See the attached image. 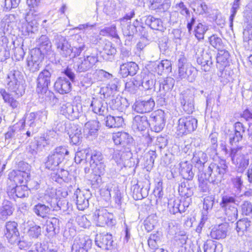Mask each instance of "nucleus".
Returning a JSON list of instances; mask_svg holds the SVG:
<instances>
[{
	"mask_svg": "<svg viewBox=\"0 0 252 252\" xmlns=\"http://www.w3.org/2000/svg\"><path fill=\"white\" fill-rule=\"evenodd\" d=\"M227 170L228 166L225 160L220 159L212 162L204 170L203 173L198 176L199 187L200 189L203 192H206L208 189L209 182L216 184L220 183Z\"/></svg>",
	"mask_w": 252,
	"mask_h": 252,
	"instance_id": "nucleus-1",
	"label": "nucleus"
},
{
	"mask_svg": "<svg viewBox=\"0 0 252 252\" xmlns=\"http://www.w3.org/2000/svg\"><path fill=\"white\" fill-rule=\"evenodd\" d=\"M5 83L8 90L12 95L19 97L24 94L25 87L23 84V77L19 70H10L7 74Z\"/></svg>",
	"mask_w": 252,
	"mask_h": 252,
	"instance_id": "nucleus-2",
	"label": "nucleus"
},
{
	"mask_svg": "<svg viewBox=\"0 0 252 252\" xmlns=\"http://www.w3.org/2000/svg\"><path fill=\"white\" fill-rule=\"evenodd\" d=\"M250 149L246 146L232 148L230 154L232 163L239 172H243L249 163Z\"/></svg>",
	"mask_w": 252,
	"mask_h": 252,
	"instance_id": "nucleus-3",
	"label": "nucleus"
},
{
	"mask_svg": "<svg viewBox=\"0 0 252 252\" xmlns=\"http://www.w3.org/2000/svg\"><path fill=\"white\" fill-rule=\"evenodd\" d=\"M236 197L237 194L235 195H230L228 194H223L220 203V207L224 211L225 219L231 222H234L238 217V210L236 203Z\"/></svg>",
	"mask_w": 252,
	"mask_h": 252,
	"instance_id": "nucleus-4",
	"label": "nucleus"
},
{
	"mask_svg": "<svg viewBox=\"0 0 252 252\" xmlns=\"http://www.w3.org/2000/svg\"><path fill=\"white\" fill-rule=\"evenodd\" d=\"M178 67L177 79H186L190 82H193L195 80L197 71L194 67L187 63L185 58H181L179 59Z\"/></svg>",
	"mask_w": 252,
	"mask_h": 252,
	"instance_id": "nucleus-5",
	"label": "nucleus"
},
{
	"mask_svg": "<svg viewBox=\"0 0 252 252\" xmlns=\"http://www.w3.org/2000/svg\"><path fill=\"white\" fill-rule=\"evenodd\" d=\"M68 154L69 152L65 147L56 148L48 157L45 163L46 167L51 170H55Z\"/></svg>",
	"mask_w": 252,
	"mask_h": 252,
	"instance_id": "nucleus-6",
	"label": "nucleus"
},
{
	"mask_svg": "<svg viewBox=\"0 0 252 252\" xmlns=\"http://www.w3.org/2000/svg\"><path fill=\"white\" fill-rule=\"evenodd\" d=\"M197 126V120L191 116H183L178 121L176 130L179 136L194 131Z\"/></svg>",
	"mask_w": 252,
	"mask_h": 252,
	"instance_id": "nucleus-7",
	"label": "nucleus"
},
{
	"mask_svg": "<svg viewBox=\"0 0 252 252\" xmlns=\"http://www.w3.org/2000/svg\"><path fill=\"white\" fill-rule=\"evenodd\" d=\"M48 112L46 110L38 111L27 114L23 123V126L26 123L30 127H39L46 123Z\"/></svg>",
	"mask_w": 252,
	"mask_h": 252,
	"instance_id": "nucleus-8",
	"label": "nucleus"
},
{
	"mask_svg": "<svg viewBox=\"0 0 252 252\" xmlns=\"http://www.w3.org/2000/svg\"><path fill=\"white\" fill-rule=\"evenodd\" d=\"M93 219L96 225L99 226H103L105 224L113 225L115 223L113 215L103 208H99L94 212Z\"/></svg>",
	"mask_w": 252,
	"mask_h": 252,
	"instance_id": "nucleus-9",
	"label": "nucleus"
},
{
	"mask_svg": "<svg viewBox=\"0 0 252 252\" xmlns=\"http://www.w3.org/2000/svg\"><path fill=\"white\" fill-rule=\"evenodd\" d=\"M50 72L44 69L39 74L36 79V91L38 94H44L47 93L49 85L51 82Z\"/></svg>",
	"mask_w": 252,
	"mask_h": 252,
	"instance_id": "nucleus-10",
	"label": "nucleus"
},
{
	"mask_svg": "<svg viewBox=\"0 0 252 252\" xmlns=\"http://www.w3.org/2000/svg\"><path fill=\"white\" fill-rule=\"evenodd\" d=\"M165 122L164 112L161 110H158L151 114L149 124L153 130L159 132L163 128Z\"/></svg>",
	"mask_w": 252,
	"mask_h": 252,
	"instance_id": "nucleus-11",
	"label": "nucleus"
},
{
	"mask_svg": "<svg viewBox=\"0 0 252 252\" xmlns=\"http://www.w3.org/2000/svg\"><path fill=\"white\" fill-rule=\"evenodd\" d=\"M98 61L97 56L91 55L79 58L75 63V69L77 72H83L91 69Z\"/></svg>",
	"mask_w": 252,
	"mask_h": 252,
	"instance_id": "nucleus-12",
	"label": "nucleus"
},
{
	"mask_svg": "<svg viewBox=\"0 0 252 252\" xmlns=\"http://www.w3.org/2000/svg\"><path fill=\"white\" fill-rule=\"evenodd\" d=\"M92 244V241L88 236L79 235L73 241L72 251L74 252H88Z\"/></svg>",
	"mask_w": 252,
	"mask_h": 252,
	"instance_id": "nucleus-13",
	"label": "nucleus"
},
{
	"mask_svg": "<svg viewBox=\"0 0 252 252\" xmlns=\"http://www.w3.org/2000/svg\"><path fill=\"white\" fill-rule=\"evenodd\" d=\"M180 100L184 110L187 113H192L194 110V92L190 89L184 91L180 94Z\"/></svg>",
	"mask_w": 252,
	"mask_h": 252,
	"instance_id": "nucleus-14",
	"label": "nucleus"
},
{
	"mask_svg": "<svg viewBox=\"0 0 252 252\" xmlns=\"http://www.w3.org/2000/svg\"><path fill=\"white\" fill-rule=\"evenodd\" d=\"M54 43L57 51L63 56L67 57L72 53L71 45L65 37L61 35H57L55 36Z\"/></svg>",
	"mask_w": 252,
	"mask_h": 252,
	"instance_id": "nucleus-15",
	"label": "nucleus"
},
{
	"mask_svg": "<svg viewBox=\"0 0 252 252\" xmlns=\"http://www.w3.org/2000/svg\"><path fill=\"white\" fill-rule=\"evenodd\" d=\"M57 189L53 188H48L45 191L43 196L40 197V200L43 203L47 204L50 208L57 210L56 205L60 206V202H57Z\"/></svg>",
	"mask_w": 252,
	"mask_h": 252,
	"instance_id": "nucleus-16",
	"label": "nucleus"
},
{
	"mask_svg": "<svg viewBox=\"0 0 252 252\" xmlns=\"http://www.w3.org/2000/svg\"><path fill=\"white\" fill-rule=\"evenodd\" d=\"M155 105V101L153 98L145 99L143 100H138L133 104L132 108L134 111L139 113H147L151 111Z\"/></svg>",
	"mask_w": 252,
	"mask_h": 252,
	"instance_id": "nucleus-17",
	"label": "nucleus"
},
{
	"mask_svg": "<svg viewBox=\"0 0 252 252\" xmlns=\"http://www.w3.org/2000/svg\"><path fill=\"white\" fill-rule=\"evenodd\" d=\"M21 168L23 166L26 168L25 170H23L21 169L17 171H13L11 173V176H14L13 180L15 183H19L20 184H25L29 180L30 177V173L29 172V165L28 163L24 162H20Z\"/></svg>",
	"mask_w": 252,
	"mask_h": 252,
	"instance_id": "nucleus-18",
	"label": "nucleus"
},
{
	"mask_svg": "<svg viewBox=\"0 0 252 252\" xmlns=\"http://www.w3.org/2000/svg\"><path fill=\"white\" fill-rule=\"evenodd\" d=\"M29 190L25 185L10 186L7 189V194L10 197L15 199L16 198H24L29 196Z\"/></svg>",
	"mask_w": 252,
	"mask_h": 252,
	"instance_id": "nucleus-19",
	"label": "nucleus"
},
{
	"mask_svg": "<svg viewBox=\"0 0 252 252\" xmlns=\"http://www.w3.org/2000/svg\"><path fill=\"white\" fill-rule=\"evenodd\" d=\"M112 235L108 233H102L97 234L95 239V243L99 248L105 250L111 249L112 247Z\"/></svg>",
	"mask_w": 252,
	"mask_h": 252,
	"instance_id": "nucleus-20",
	"label": "nucleus"
},
{
	"mask_svg": "<svg viewBox=\"0 0 252 252\" xmlns=\"http://www.w3.org/2000/svg\"><path fill=\"white\" fill-rule=\"evenodd\" d=\"M60 112L68 119L73 120L79 117V111L76 106L69 102L61 104Z\"/></svg>",
	"mask_w": 252,
	"mask_h": 252,
	"instance_id": "nucleus-21",
	"label": "nucleus"
},
{
	"mask_svg": "<svg viewBox=\"0 0 252 252\" xmlns=\"http://www.w3.org/2000/svg\"><path fill=\"white\" fill-rule=\"evenodd\" d=\"M89 194H85L77 188L73 193V198L76 200L77 207L79 210H84L89 206Z\"/></svg>",
	"mask_w": 252,
	"mask_h": 252,
	"instance_id": "nucleus-22",
	"label": "nucleus"
},
{
	"mask_svg": "<svg viewBox=\"0 0 252 252\" xmlns=\"http://www.w3.org/2000/svg\"><path fill=\"white\" fill-rule=\"evenodd\" d=\"M37 43L38 47L32 51L37 55H42L44 56L45 54L50 51L51 43L46 35H42L37 41Z\"/></svg>",
	"mask_w": 252,
	"mask_h": 252,
	"instance_id": "nucleus-23",
	"label": "nucleus"
},
{
	"mask_svg": "<svg viewBox=\"0 0 252 252\" xmlns=\"http://www.w3.org/2000/svg\"><path fill=\"white\" fill-rule=\"evenodd\" d=\"M234 127V133L229 135V142L232 145L242 140L246 130L244 125L240 122L236 123Z\"/></svg>",
	"mask_w": 252,
	"mask_h": 252,
	"instance_id": "nucleus-24",
	"label": "nucleus"
},
{
	"mask_svg": "<svg viewBox=\"0 0 252 252\" xmlns=\"http://www.w3.org/2000/svg\"><path fill=\"white\" fill-rule=\"evenodd\" d=\"M202 52V54L200 56H199V55L196 53L197 63L201 65L202 70L207 72L210 70L213 64L212 56L210 53L207 52L204 53L203 50L201 51V53Z\"/></svg>",
	"mask_w": 252,
	"mask_h": 252,
	"instance_id": "nucleus-25",
	"label": "nucleus"
},
{
	"mask_svg": "<svg viewBox=\"0 0 252 252\" xmlns=\"http://www.w3.org/2000/svg\"><path fill=\"white\" fill-rule=\"evenodd\" d=\"M106 187L105 194L108 195V199H110L113 194L116 204L117 206L120 207L122 203L123 196L118 187L112 184H109Z\"/></svg>",
	"mask_w": 252,
	"mask_h": 252,
	"instance_id": "nucleus-26",
	"label": "nucleus"
},
{
	"mask_svg": "<svg viewBox=\"0 0 252 252\" xmlns=\"http://www.w3.org/2000/svg\"><path fill=\"white\" fill-rule=\"evenodd\" d=\"M55 90L61 94L68 93L71 89V82L66 78L61 77L54 84Z\"/></svg>",
	"mask_w": 252,
	"mask_h": 252,
	"instance_id": "nucleus-27",
	"label": "nucleus"
},
{
	"mask_svg": "<svg viewBox=\"0 0 252 252\" xmlns=\"http://www.w3.org/2000/svg\"><path fill=\"white\" fill-rule=\"evenodd\" d=\"M92 168L91 174L92 181L98 184L101 182V176L105 173V165L104 162H100L91 165Z\"/></svg>",
	"mask_w": 252,
	"mask_h": 252,
	"instance_id": "nucleus-28",
	"label": "nucleus"
},
{
	"mask_svg": "<svg viewBox=\"0 0 252 252\" xmlns=\"http://www.w3.org/2000/svg\"><path fill=\"white\" fill-rule=\"evenodd\" d=\"M138 69L137 64L134 62H130L123 63L120 65L119 73L123 77H126L128 75L133 76L136 74Z\"/></svg>",
	"mask_w": 252,
	"mask_h": 252,
	"instance_id": "nucleus-29",
	"label": "nucleus"
},
{
	"mask_svg": "<svg viewBox=\"0 0 252 252\" xmlns=\"http://www.w3.org/2000/svg\"><path fill=\"white\" fill-rule=\"evenodd\" d=\"M43 58L42 55H37L32 51L31 56L27 60V64L30 71L34 72L38 70Z\"/></svg>",
	"mask_w": 252,
	"mask_h": 252,
	"instance_id": "nucleus-30",
	"label": "nucleus"
},
{
	"mask_svg": "<svg viewBox=\"0 0 252 252\" xmlns=\"http://www.w3.org/2000/svg\"><path fill=\"white\" fill-rule=\"evenodd\" d=\"M91 107L94 113L104 116L107 113V104L101 99L93 98Z\"/></svg>",
	"mask_w": 252,
	"mask_h": 252,
	"instance_id": "nucleus-31",
	"label": "nucleus"
},
{
	"mask_svg": "<svg viewBox=\"0 0 252 252\" xmlns=\"http://www.w3.org/2000/svg\"><path fill=\"white\" fill-rule=\"evenodd\" d=\"M149 2L150 8L158 12H164L170 7L169 0H149Z\"/></svg>",
	"mask_w": 252,
	"mask_h": 252,
	"instance_id": "nucleus-32",
	"label": "nucleus"
},
{
	"mask_svg": "<svg viewBox=\"0 0 252 252\" xmlns=\"http://www.w3.org/2000/svg\"><path fill=\"white\" fill-rule=\"evenodd\" d=\"M228 230V224L221 223L215 226L211 230L210 236L215 239H223L225 238Z\"/></svg>",
	"mask_w": 252,
	"mask_h": 252,
	"instance_id": "nucleus-33",
	"label": "nucleus"
},
{
	"mask_svg": "<svg viewBox=\"0 0 252 252\" xmlns=\"http://www.w3.org/2000/svg\"><path fill=\"white\" fill-rule=\"evenodd\" d=\"M72 53L74 56H79L86 49L84 40L79 34H76L73 38Z\"/></svg>",
	"mask_w": 252,
	"mask_h": 252,
	"instance_id": "nucleus-34",
	"label": "nucleus"
},
{
	"mask_svg": "<svg viewBox=\"0 0 252 252\" xmlns=\"http://www.w3.org/2000/svg\"><path fill=\"white\" fill-rule=\"evenodd\" d=\"M98 128V122L96 121H91L86 123L83 129L84 135L87 137H95L97 135Z\"/></svg>",
	"mask_w": 252,
	"mask_h": 252,
	"instance_id": "nucleus-35",
	"label": "nucleus"
},
{
	"mask_svg": "<svg viewBox=\"0 0 252 252\" xmlns=\"http://www.w3.org/2000/svg\"><path fill=\"white\" fill-rule=\"evenodd\" d=\"M17 226V223L15 221H8L6 223L5 235L8 239H13L16 240L18 238L19 233Z\"/></svg>",
	"mask_w": 252,
	"mask_h": 252,
	"instance_id": "nucleus-36",
	"label": "nucleus"
},
{
	"mask_svg": "<svg viewBox=\"0 0 252 252\" xmlns=\"http://www.w3.org/2000/svg\"><path fill=\"white\" fill-rule=\"evenodd\" d=\"M47 140L44 137H40L38 140L32 141L29 145L27 150L32 155H35L42 147L48 144Z\"/></svg>",
	"mask_w": 252,
	"mask_h": 252,
	"instance_id": "nucleus-37",
	"label": "nucleus"
},
{
	"mask_svg": "<svg viewBox=\"0 0 252 252\" xmlns=\"http://www.w3.org/2000/svg\"><path fill=\"white\" fill-rule=\"evenodd\" d=\"M23 123H17L8 128L5 134L6 140L18 138L21 134V129L24 128Z\"/></svg>",
	"mask_w": 252,
	"mask_h": 252,
	"instance_id": "nucleus-38",
	"label": "nucleus"
},
{
	"mask_svg": "<svg viewBox=\"0 0 252 252\" xmlns=\"http://www.w3.org/2000/svg\"><path fill=\"white\" fill-rule=\"evenodd\" d=\"M192 165L186 161L180 163V173L183 178L188 180H191L194 176Z\"/></svg>",
	"mask_w": 252,
	"mask_h": 252,
	"instance_id": "nucleus-39",
	"label": "nucleus"
},
{
	"mask_svg": "<svg viewBox=\"0 0 252 252\" xmlns=\"http://www.w3.org/2000/svg\"><path fill=\"white\" fill-rule=\"evenodd\" d=\"M171 63L167 60H162L160 62L155 63L154 65V71L159 75L164 72H170L171 71Z\"/></svg>",
	"mask_w": 252,
	"mask_h": 252,
	"instance_id": "nucleus-40",
	"label": "nucleus"
},
{
	"mask_svg": "<svg viewBox=\"0 0 252 252\" xmlns=\"http://www.w3.org/2000/svg\"><path fill=\"white\" fill-rule=\"evenodd\" d=\"M149 125V122L146 116L139 115L135 116L132 123V127L134 129L139 131L144 130Z\"/></svg>",
	"mask_w": 252,
	"mask_h": 252,
	"instance_id": "nucleus-41",
	"label": "nucleus"
},
{
	"mask_svg": "<svg viewBox=\"0 0 252 252\" xmlns=\"http://www.w3.org/2000/svg\"><path fill=\"white\" fill-rule=\"evenodd\" d=\"M116 145H122L123 147L130 143L131 137L126 132H120L115 133L113 136Z\"/></svg>",
	"mask_w": 252,
	"mask_h": 252,
	"instance_id": "nucleus-42",
	"label": "nucleus"
},
{
	"mask_svg": "<svg viewBox=\"0 0 252 252\" xmlns=\"http://www.w3.org/2000/svg\"><path fill=\"white\" fill-rule=\"evenodd\" d=\"M30 13H28L25 17L26 22L23 24L21 28L22 32L25 35H29L30 33H33L37 30L36 22L35 20H32L29 22L30 19L29 16Z\"/></svg>",
	"mask_w": 252,
	"mask_h": 252,
	"instance_id": "nucleus-43",
	"label": "nucleus"
},
{
	"mask_svg": "<svg viewBox=\"0 0 252 252\" xmlns=\"http://www.w3.org/2000/svg\"><path fill=\"white\" fill-rule=\"evenodd\" d=\"M251 222L248 219L240 220L236 223V230L239 235H246L250 229Z\"/></svg>",
	"mask_w": 252,
	"mask_h": 252,
	"instance_id": "nucleus-44",
	"label": "nucleus"
},
{
	"mask_svg": "<svg viewBox=\"0 0 252 252\" xmlns=\"http://www.w3.org/2000/svg\"><path fill=\"white\" fill-rule=\"evenodd\" d=\"M229 58V53L227 51L225 50H219V52L217 56V63L220 70H223L228 63Z\"/></svg>",
	"mask_w": 252,
	"mask_h": 252,
	"instance_id": "nucleus-45",
	"label": "nucleus"
},
{
	"mask_svg": "<svg viewBox=\"0 0 252 252\" xmlns=\"http://www.w3.org/2000/svg\"><path fill=\"white\" fill-rule=\"evenodd\" d=\"M70 142L73 144L78 143L81 138L82 132L81 128L78 126L73 125L71 127L70 131L68 132Z\"/></svg>",
	"mask_w": 252,
	"mask_h": 252,
	"instance_id": "nucleus-46",
	"label": "nucleus"
},
{
	"mask_svg": "<svg viewBox=\"0 0 252 252\" xmlns=\"http://www.w3.org/2000/svg\"><path fill=\"white\" fill-rule=\"evenodd\" d=\"M207 160L206 154L201 151H195L192 158V162L195 163V166L198 168L204 166Z\"/></svg>",
	"mask_w": 252,
	"mask_h": 252,
	"instance_id": "nucleus-47",
	"label": "nucleus"
},
{
	"mask_svg": "<svg viewBox=\"0 0 252 252\" xmlns=\"http://www.w3.org/2000/svg\"><path fill=\"white\" fill-rule=\"evenodd\" d=\"M51 209L49 205L39 203L33 206L32 211L38 217L44 218L49 213Z\"/></svg>",
	"mask_w": 252,
	"mask_h": 252,
	"instance_id": "nucleus-48",
	"label": "nucleus"
},
{
	"mask_svg": "<svg viewBox=\"0 0 252 252\" xmlns=\"http://www.w3.org/2000/svg\"><path fill=\"white\" fill-rule=\"evenodd\" d=\"M145 24L152 29L162 31L163 29V24L160 19L156 18L151 15L148 16L146 20Z\"/></svg>",
	"mask_w": 252,
	"mask_h": 252,
	"instance_id": "nucleus-49",
	"label": "nucleus"
},
{
	"mask_svg": "<svg viewBox=\"0 0 252 252\" xmlns=\"http://www.w3.org/2000/svg\"><path fill=\"white\" fill-rule=\"evenodd\" d=\"M204 252H221V246L217 242L208 240L203 245Z\"/></svg>",
	"mask_w": 252,
	"mask_h": 252,
	"instance_id": "nucleus-50",
	"label": "nucleus"
},
{
	"mask_svg": "<svg viewBox=\"0 0 252 252\" xmlns=\"http://www.w3.org/2000/svg\"><path fill=\"white\" fill-rule=\"evenodd\" d=\"M131 154L129 152L116 149L114 150L112 158L117 164H121L129 158Z\"/></svg>",
	"mask_w": 252,
	"mask_h": 252,
	"instance_id": "nucleus-51",
	"label": "nucleus"
},
{
	"mask_svg": "<svg viewBox=\"0 0 252 252\" xmlns=\"http://www.w3.org/2000/svg\"><path fill=\"white\" fill-rule=\"evenodd\" d=\"M12 213L13 209L11 203L7 200L4 201L0 207V219L5 220Z\"/></svg>",
	"mask_w": 252,
	"mask_h": 252,
	"instance_id": "nucleus-52",
	"label": "nucleus"
},
{
	"mask_svg": "<svg viewBox=\"0 0 252 252\" xmlns=\"http://www.w3.org/2000/svg\"><path fill=\"white\" fill-rule=\"evenodd\" d=\"M124 123V119L121 116H107L106 118V126L110 128L119 127L121 126Z\"/></svg>",
	"mask_w": 252,
	"mask_h": 252,
	"instance_id": "nucleus-53",
	"label": "nucleus"
},
{
	"mask_svg": "<svg viewBox=\"0 0 252 252\" xmlns=\"http://www.w3.org/2000/svg\"><path fill=\"white\" fill-rule=\"evenodd\" d=\"M68 172L63 169H58L56 172L51 174L52 180L58 183L61 184L63 182L67 181Z\"/></svg>",
	"mask_w": 252,
	"mask_h": 252,
	"instance_id": "nucleus-54",
	"label": "nucleus"
},
{
	"mask_svg": "<svg viewBox=\"0 0 252 252\" xmlns=\"http://www.w3.org/2000/svg\"><path fill=\"white\" fill-rule=\"evenodd\" d=\"M168 208L169 212L173 214L184 211V207L181 205L179 200L170 199L169 200Z\"/></svg>",
	"mask_w": 252,
	"mask_h": 252,
	"instance_id": "nucleus-55",
	"label": "nucleus"
},
{
	"mask_svg": "<svg viewBox=\"0 0 252 252\" xmlns=\"http://www.w3.org/2000/svg\"><path fill=\"white\" fill-rule=\"evenodd\" d=\"M138 24V21L137 20H136L132 25L130 24L127 25L126 27H125L124 25H122V28L124 34L126 36H131L137 32V29H138L139 30H140V29H143V27L141 26L139 27Z\"/></svg>",
	"mask_w": 252,
	"mask_h": 252,
	"instance_id": "nucleus-56",
	"label": "nucleus"
},
{
	"mask_svg": "<svg viewBox=\"0 0 252 252\" xmlns=\"http://www.w3.org/2000/svg\"><path fill=\"white\" fill-rule=\"evenodd\" d=\"M42 229L40 226L33 224L30 226L27 232V235L30 239H37L41 235Z\"/></svg>",
	"mask_w": 252,
	"mask_h": 252,
	"instance_id": "nucleus-57",
	"label": "nucleus"
},
{
	"mask_svg": "<svg viewBox=\"0 0 252 252\" xmlns=\"http://www.w3.org/2000/svg\"><path fill=\"white\" fill-rule=\"evenodd\" d=\"M152 77L153 75L152 74H142L141 85L145 90L151 89L154 86L155 82Z\"/></svg>",
	"mask_w": 252,
	"mask_h": 252,
	"instance_id": "nucleus-58",
	"label": "nucleus"
},
{
	"mask_svg": "<svg viewBox=\"0 0 252 252\" xmlns=\"http://www.w3.org/2000/svg\"><path fill=\"white\" fill-rule=\"evenodd\" d=\"M0 93L4 101L8 103L12 108H15L19 104L18 102L10 96V94L7 93L4 89H1Z\"/></svg>",
	"mask_w": 252,
	"mask_h": 252,
	"instance_id": "nucleus-59",
	"label": "nucleus"
},
{
	"mask_svg": "<svg viewBox=\"0 0 252 252\" xmlns=\"http://www.w3.org/2000/svg\"><path fill=\"white\" fill-rule=\"evenodd\" d=\"M243 40L247 43L249 49L252 50V26H249L243 32Z\"/></svg>",
	"mask_w": 252,
	"mask_h": 252,
	"instance_id": "nucleus-60",
	"label": "nucleus"
},
{
	"mask_svg": "<svg viewBox=\"0 0 252 252\" xmlns=\"http://www.w3.org/2000/svg\"><path fill=\"white\" fill-rule=\"evenodd\" d=\"M125 100L122 97H117L112 99L109 102V104L113 110H117L119 111H123L125 108V105L123 104V101Z\"/></svg>",
	"mask_w": 252,
	"mask_h": 252,
	"instance_id": "nucleus-61",
	"label": "nucleus"
},
{
	"mask_svg": "<svg viewBox=\"0 0 252 252\" xmlns=\"http://www.w3.org/2000/svg\"><path fill=\"white\" fill-rule=\"evenodd\" d=\"M208 26L203 25L202 23H199L195 28V36L198 39H203L204 38L205 33L208 30Z\"/></svg>",
	"mask_w": 252,
	"mask_h": 252,
	"instance_id": "nucleus-62",
	"label": "nucleus"
},
{
	"mask_svg": "<svg viewBox=\"0 0 252 252\" xmlns=\"http://www.w3.org/2000/svg\"><path fill=\"white\" fill-rule=\"evenodd\" d=\"M89 151L88 150L83 149L79 151H77L75 154L74 158L75 161L76 163H81V162H86L88 155Z\"/></svg>",
	"mask_w": 252,
	"mask_h": 252,
	"instance_id": "nucleus-63",
	"label": "nucleus"
},
{
	"mask_svg": "<svg viewBox=\"0 0 252 252\" xmlns=\"http://www.w3.org/2000/svg\"><path fill=\"white\" fill-rule=\"evenodd\" d=\"M210 44L218 50L223 47L221 39L216 34H213L209 38Z\"/></svg>",
	"mask_w": 252,
	"mask_h": 252,
	"instance_id": "nucleus-64",
	"label": "nucleus"
}]
</instances>
